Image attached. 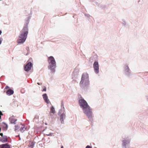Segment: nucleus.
Returning <instances> with one entry per match:
<instances>
[{
	"mask_svg": "<svg viewBox=\"0 0 148 148\" xmlns=\"http://www.w3.org/2000/svg\"><path fill=\"white\" fill-rule=\"evenodd\" d=\"M95 5L101 9L104 10L106 8V6L101 3H99L97 2H95Z\"/></svg>",
	"mask_w": 148,
	"mask_h": 148,
	"instance_id": "nucleus-14",
	"label": "nucleus"
},
{
	"mask_svg": "<svg viewBox=\"0 0 148 148\" xmlns=\"http://www.w3.org/2000/svg\"><path fill=\"white\" fill-rule=\"evenodd\" d=\"M60 114H61L60 115V120L61 123L64 124V120L65 119L66 117L65 109L64 108L62 110H59L58 113V115H59Z\"/></svg>",
	"mask_w": 148,
	"mask_h": 148,
	"instance_id": "nucleus-7",
	"label": "nucleus"
},
{
	"mask_svg": "<svg viewBox=\"0 0 148 148\" xmlns=\"http://www.w3.org/2000/svg\"><path fill=\"white\" fill-rule=\"evenodd\" d=\"M3 114L2 113V112L1 111V116L3 115Z\"/></svg>",
	"mask_w": 148,
	"mask_h": 148,
	"instance_id": "nucleus-30",
	"label": "nucleus"
},
{
	"mask_svg": "<svg viewBox=\"0 0 148 148\" xmlns=\"http://www.w3.org/2000/svg\"><path fill=\"white\" fill-rule=\"evenodd\" d=\"M94 56H93L91 57L90 58L89 61L91 62H92L93 61H96V60L95 59Z\"/></svg>",
	"mask_w": 148,
	"mask_h": 148,
	"instance_id": "nucleus-20",
	"label": "nucleus"
},
{
	"mask_svg": "<svg viewBox=\"0 0 148 148\" xmlns=\"http://www.w3.org/2000/svg\"><path fill=\"white\" fill-rule=\"evenodd\" d=\"M79 70L77 68H75L74 70L73 73V78H76L79 75Z\"/></svg>",
	"mask_w": 148,
	"mask_h": 148,
	"instance_id": "nucleus-10",
	"label": "nucleus"
},
{
	"mask_svg": "<svg viewBox=\"0 0 148 148\" xmlns=\"http://www.w3.org/2000/svg\"><path fill=\"white\" fill-rule=\"evenodd\" d=\"M31 16H29L26 19L24 26L20 31L18 38L17 40V42L19 44H22L25 41L28 33V25L29 20L31 19Z\"/></svg>",
	"mask_w": 148,
	"mask_h": 148,
	"instance_id": "nucleus-2",
	"label": "nucleus"
},
{
	"mask_svg": "<svg viewBox=\"0 0 148 148\" xmlns=\"http://www.w3.org/2000/svg\"><path fill=\"white\" fill-rule=\"evenodd\" d=\"M130 142V139L128 137L123 138L122 140L121 146L122 148H127L129 147Z\"/></svg>",
	"mask_w": 148,
	"mask_h": 148,
	"instance_id": "nucleus-6",
	"label": "nucleus"
},
{
	"mask_svg": "<svg viewBox=\"0 0 148 148\" xmlns=\"http://www.w3.org/2000/svg\"><path fill=\"white\" fill-rule=\"evenodd\" d=\"M61 107L62 108L61 110H63L64 109V104L63 103H62L61 104Z\"/></svg>",
	"mask_w": 148,
	"mask_h": 148,
	"instance_id": "nucleus-24",
	"label": "nucleus"
},
{
	"mask_svg": "<svg viewBox=\"0 0 148 148\" xmlns=\"http://www.w3.org/2000/svg\"><path fill=\"white\" fill-rule=\"evenodd\" d=\"M61 148H64V147L63 146H62L61 147Z\"/></svg>",
	"mask_w": 148,
	"mask_h": 148,
	"instance_id": "nucleus-34",
	"label": "nucleus"
},
{
	"mask_svg": "<svg viewBox=\"0 0 148 148\" xmlns=\"http://www.w3.org/2000/svg\"><path fill=\"white\" fill-rule=\"evenodd\" d=\"M26 50H27V51H28V50H29V47H27V48H26Z\"/></svg>",
	"mask_w": 148,
	"mask_h": 148,
	"instance_id": "nucleus-31",
	"label": "nucleus"
},
{
	"mask_svg": "<svg viewBox=\"0 0 148 148\" xmlns=\"http://www.w3.org/2000/svg\"><path fill=\"white\" fill-rule=\"evenodd\" d=\"M37 84L39 85H40V84L39 83H37Z\"/></svg>",
	"mask_w": 148,
	"mask_h": 148,
	"instance_id": "nucleus-35",
	"label": "nucleus"
},
{
	"mask_svg": "<svg viewBox=\"0 0 148 148\" xmlns=\"http://www.w3.org/2000/svg\"><path fill=\"white\" fill-rule=\"evenodd\" d=\"M85 15L86 16V17L87 18H89L90 17V15L89 14H85Z\"/></svg>",
	"mask_w": 148,
	"mask_h": 148,
	"instance_id": "nucleus-23",
	"label": "nucleus"
},
{
	"mask_svg": "<svg viewBox=\"0 0 148 148\" xmlns=\"http://www.w3.org/2000/svg\"><path fill=\"white\" fill-rule=\"evenodd\" d=\"M50 112L53 114H54L55 112V108L53 106H52L51 107Z\"/></svg>",
	"mask_w": 148,
	"mask_h": 148,
	"instance_id": "nucleus-19",
	"label": "nucleus"
},
{
	"mask_svg": "<svg viewBox=\"0 0 148 148\" xmlns=\"http://www.w3.org/2000/svg\"><path fill=\"white\" fill-rule=\"evenodd\" d=\"M8 124L3 122L1 124V127L2 129L4 131H6L7 130L8 128Z\"/></svg>",
	"mask_w": 148,
	"mask_h": 148,
	"instance_id": "nucleus-12",
	"label": "nucleus"
},
{
	"mask_svg": "<svg viewBox=\"0 0 148 148\" xmlns=\"http://www.w3.org/2000/svg\"><path fill=\"white\" fill-rule=\"evenodd\" d=\"M53 134L52 133H50L48 134H47L46 135L48 136H52Z\"/></svg>",
	"mask_w": 148,
	"mask_h": 148,
	"instance_id": "nucleus-26",
	"label": "nucleus"
},
{
	"mask_svg": "<svg viewBox=\"0 0 148 148\" xmlns=\"http://www.w3.org/2000/svg\"><path fill=\"white\" fill-rule=\"evenodd\" d=\"M123 73L126 77H129L132 76V71L127 63H125L124 64L123 66Z\"/></svg>",
	"mask_w": 148,
	"mask_h": 148,
	"instance_id": "nucleus-5",
	"label": "nucleus"
},
{
	"mask_svg": "<svg viewBox=\"0 0 148 148\" xmlns=\"http://www.w3.org/2000/svg\"><path fill=\"white\" fill-rule=\"evenodd\" d=\"M2 39L1 38V43L2 41Z\"/></svg>",
	"mask_w": 148,
	"mask_h": 148,
	"instance_id": "nucleus-33",
	"label": "nucleus"
},
{
	"mask_svg": "<svg viewBox=\"0 0 148 148\" xmlns=\"http://www.w3.org/2000/svg\"><path fill=\"white\" fill-rule=\"evenodd\" d=\"M89 84L90 82L88 74L86 73H83L79 83L80 86L82 89L86 90L87 89Z\"/></svg>",
	"mask_w": 148,
	"mask_h": 148,
	"instance_id": "nucleus-4",
	"label": "nucleus"
},
{
	"mask_svg": "<svg viewBox=\"0 0 148 148\" xmlns=\"http://www.w3.org/2000/svg\"><path fill=\"white\" fill-rule=\"evenodd\" d=\"M34 142H31L30 143L29 147H31L32 148L34 147Z\"/></svg>",
	"mask_w": 148,
	"mask_h": 148,
	"instance_id": "nucleus-21",
	"label": "nucleus"
},
{
	"mask_svg": "<svg viewBox=\"0 0 148 148\" xmlns=\"http://www.w3.org/2000/svg\"><path fill=\"white\" fill-rule=\"evenodd\" d=\"M43 99L45 101V102L47 104H48L49 103V101L48 99V97L47 94L46 93L43 94L42 95Z\"/></svg>",
	"mask_w": 148,
	"mask_h": 148,
	"instance_id": "nucleus-15",
	"label": "nucleus"
},
{
	"mask_svg": "<svg viewBox=\"0 0 148 148\" xmlns=\"http://www.w3.org/2000/svg\"><path fill=\"white\" fill-rule=\"evenodd\" d=\"M94 70L95 73L97 74L99 72V67L98 62L95 61L93 64Z\"/></svg>",
	"mask_w": 148,
	"mask_h": 148,
	"instance_id": "nucleus-8",
	"label": "nucleus"
},
{
	"mask_svg": "<svg viewBox=\"0 0 148 148\" xmlns=\"http://www.w3.org/2000/svg\"><path fill=\"white\" fill-rule=\"evenodd\" d=\"M122 23L124 25H125L126 24L124 20H122Z\"/></svg>",
	"mask_w": 148,
	"mask_h": 148,
	"instance_id": "nucleus-25",
	"label": "nucleus"
},
{
	"mask_svg": "<svg viewBox=\"0 0 148 148\" xmlns=\"http://www.w3.org/2000/svg\"><path fill=\"white\" fill-rule=\"evenodd\" d=\"M92 147L89 145H87L85 148H92Z\"/></svg>",
	"mask_w": 148,
	"mask_h": 148,
	"instance_id": "nucleus-28",
	"label": "nucleus"
},
{
	"mask_svg": "<svg viewBox=\"0 0 148 148\" xmlns=\"http://www.w3.org/2000/svg\"><path fill=\"white\" fill-rule=\"evenodd\" d=\"M9 121L11 123L16 124V122L17 121V119L15 118V116H13L9 118Z\"/></svg>",
	"mask_w": 148,
	"mask_h": 148,
	"instance_id": "nucleus-11",
	"label": "nucleus"
},
{
	"mask_svg": "<svg viewBox=\"0 0 148 148\" xmlns=\"http://www.w3.org/2000/svg\"><path fill=\"white\" fill-rule=\"evenodd\" d=\"M48 63L47 68L51 74H54L57 68V64L53 56H50L47 58Z\"/></svg>",
	"mask_w": 148,
	"mask_h": 148,
	"instance_id": "nucleus-3",
	"label": "nucleus"
},
{
	"mask_svg": "<svg viewBox=\"0 0 148 148\" xmlns=\"http://www.w3.org/2000/svg\"><path fill=\"white\" fill-rule=\"evenodd\" d=\"M46 88L45 86L43 87V88L42 90V91H46Z\"/></svg>",
	"mask_w": 148,
	"mask_h": 148,
	"instance_id": "nucleus-27",
	"label": "nucleus"
},
{
	"mask_svg": "<svg viewBox=\"0 0 148 148\" xmlns=\"http://www.w3.org/2000/svg\"><path fill=\"white\" fill-rule=\"evenodd\" d=\"M94 148H97L96 147H95Z\"/></svg>",
	"mask_w": 148,
	"mask_h": 148,
	"instance_id": "nucleus-37",
	"label": "nucleus"
},
{
	"mask_svg": "<svg viewBox=\"0 0 148 148\" xmlns=\"http://www.w3.org/2000/svg\"><path fill=\"white\" fill-rule=\"evenodd\" d=\"M32 63L30 62H28L24 67V70L26 71H30L32 66Z\"/></svg>",
	"mask_w": 148,
	"mask_h": 148,
	"instance_id": "nucleus-9",
	"label": "nucleus"
},
{
	"mask_svg": "<svg viewBox=\"0 0 148 148\" xmlns=\"http://www.w3.org/2000/svg\"><path fill=\"white\" fill-rule=\"evenodd\" d=\"M26 127H25L24 125H22V126L20 128V131L23 133L26 130Z\"/></svg>",
	"mask_w": 148,
	"mask_h": 148,
	"instance_id": "nucleus-18",
	"label": "nucleus"
},
{
	"mask_svg": "<svg viewBox=\"0 0 148 148\" xmlns=\"http://www.w3.org/2000/svg\"><path fill=\"white\" fill-rule=\"evenodd\" d=\"M19 128V127L18 126V125H16L15 126V131H16Z\"/></svg>",
	"mask_w": 148,
	"mask_h": 148,
	"instance_id": "nucleus-22",
	"label": "nucleus"
},
{
	"mask_svg": "<svg viewBox=\"0 0 148 148\" xmlns=\"http://www.w3.org/2000/svg\"><path fill=\"white\" fill-rule=\"evenodd\" d=\"M146 97L147 99V100L148 101V96H146Z\"/></svg>",
	"mask_w": 148,
	"mask_h": 148,
	"instance_id": "nucleus-32",
	"label": "nucleus"
},
{
	"mask_svg": "<svg viewBox=\"0 0 148 148\" xmlns=\"http://www.w3.org/2000/svg\"><path fill=\"white\" fill-rule=\"evenodd\" d=\"M14 93V91L11 89H10L7 90L6 92V94L10 96L13 95Z\"/></svg>",
	"mask_w": 148,
	"mask_h": 148,
	"instance_id": "nucleus-16",
	"label": "nucleus"
},
{
	"mask_svg": "<svg viewBox=\"0 0 148 148\" xmlns=\"http://www.w3.org/2000/svg\"><path fill=\"white\" fill-rule=\"evenodd\" d=\"M79 99L78 103L79 106L82 109L83 113L87 116L88 118L91 122L93 120L94 116L92 109L88 105L87 102L79 95L78 96Z\"/></svg>",
	"mask_w": 148,
	"mask_h": 148,
	"instance_id": "nucleus-1",
	"label": "nucleus"
},
{
	"mask_svg": "<svg viewBox=\"0 0 148 148\" xmlns=\"http://www.w3.org/2000/svg\"><path fill=\"white\" fill-rule=\"evenodd\" d=\"M1 148H10V146L8 143H5L1 145Z\"/></svg>",
	"mask_w": 148,
	"mask_h": 148,
	"instance_id": "nucleus-17",
	"label": "nucleus"
},
{
	"mask_svg": "<svg viewBox=\"0 0 148 148\" xmlns=\"http://www.w3.org/2000/svg\"><path fill=\"white\" fill-rule=\"evenodd\" d=\"M1 33H2V32H1Z\"/></svg>",
	"mask_w": 148,
	"mask_h": 148,
	"instance_id": "nucleus-36",
	"label": "nucleus"
},
{
	"mask_svg": "<svg viewBox=\"0 0 148 148\" xmlns=\"http://www.w3.org/2000/svg\"><path fill=\"white\" fill-rule=\"evenodd\" d=\"M9 88V87L8 86H5V89H7L8 88Z\"/></svg>",
	"mask_w": 148,
	"mask_h": 148,
	"instance_id": "nucleus-29",
	"label": "nucleus"
},
{
	"mask_svg": "<svg viewBox=\"0 0 148 148\" xmlns=\"http://www.w3.org/2000/svg\"><path fill=\"white\" fill-rule=\"evenodd\" d=\"M1 141L3 143H5L7 142L8 139L7 137L5 135H3L2 133H1Z\"/></svg>",
	"mask_w": 148,
	"mask_h": 148,
	"instance_id": "nucleus-13",
	"label": "nucleus"
}]
</instances>
